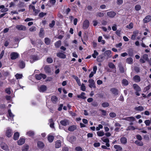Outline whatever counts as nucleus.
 <instances>
[{
    "instance_id": "nucleus-1",
    "label": "nucleus",
    "mask_w": 151,
    "mask_h": 151,
    "mask_svg": "<svg viewBox=\"0 0 151 151\" xmlns=\"http://www.w3.org/2000/svg\"><path fill=\"white\" fill-rule=\"evenodd\" d=\"M13 132L11 129L8 127L5 131V135L8 137H10L12 135Z\"/></svg>"
},
{
    "instance_id": "nucleus-2",
    "label": "nucleus",
    "mask_w": 151,
    "mask_h": 151,
    "mask_svg": "<svg viewBox=\"0 0 151 151\" xmlns=\"http://www.w3.org/2000/svg\"><path fill=\"white\" fill-rule=\"evenodd\" d=\"M88 82L89 83L88 85L89 87L90 88H96V86L95 85V83L93 80L92 79H90L89 80Z\"/></svg>"
},
{
    "instance_id": "nucleus-3",
    "label": "nucleus",
    "mask_w": 151,
    "mask_h": 151,
    "mask_svg": "<svg viewBox=\"0 0 151 151\" xmlns=\"http://www.w3.org/2000/svg\"><path fill=\"white\" fill-rule=\"evenodd\" d=\"M111 52L110 50H107L105 51L104 55L107 59L111 58L112 55L111 54Z\"/></svg>"
},
{
    "instance_id": "nucleus-4",
    "label": "nucleus",
    "mask_w": 151,
    "mask_h": 151,
    "mask_svg": "<svg viewBox=\"0 0 151 151\" xmlns=\"http://www.w3.org/2000/svg\"><path fill=\"white\" fill-rule=\"evenodd\" d=\"M46 76L42 73H40L39 74H36L35 78L38 80H40L42 78L43 79H45L46 78Z\"/></svg>"
},
{
    "instance_id": "nucleus-5",
    "label": "nucleus",
    "mask_w": 151,
    "mask_h": 151,
    "mask_svg": "<svg viewBox=\"0 0 151 151\" xmlns=\"http://www.w3.org/2000/svg\"><path fill=\"white\" fill-rule=\"evenodd\" d=\"M116 13L114 11H110L107 13V16L111 18H114L116 15Z\"/></svg>"
},
{
    "instance_id": "nucleus-6",
    "label": "nucleus",
    "mask_w": 151,
    "mask_h": 151,
    "mask_svg": "<svg viewBox=\"0 0 151 151\" xmlns=\"http://www.w3.org/2000/svg\"><path fill=\"white\" fill-rule=\"evenodd\" d=\"M89 22L87 19L85 20L83 22V28L84 29H87L89 26Z\"/></svg>"
},
{
    "instance_id": "nucleus-7",
    "label": "nucleus",
    "mask_w": 151,
    "mask_h": 151,
    "mask_svg": "<svg viewBox=\"0 0 151 151\" xmlns=\"http://www.w3.org/2000/svg\"><path fill=\"white\" fill-rule=\"evenodd\" d=\"M19 56V54L16 52H13L11 54V59L12 60L16 59L18 58Z\"/></svg>"
},
{
    "instance_id": "nucleus-8",
    "label": "nucleus",
    "mask_w": 151,
    "mask_h": 151,
    "mask_svg": "<svg viewBox=\"0 0 151 151\" xmlns=\"http://www.w3.org/2000/svg\"><path fill=\"white\" fill-rule=\"evenodd\" d=\"M16 28L19 30L24 31L26 29V27L25 26L21 25L16 26Z\"/></svg>"
},
{
    "instance_id": "nucleus-9",
    "label": "nucleus",
    "mask_w": 151,
    "mask_h": 151,
    "mask_svg": "<svg viewBox=\"0 0 151 151\" xmlns=\"http://www.w3.org/2000/svg\"><path fill=\"white\" fill-rule=\"evenodd\" d=\"M1 148L4 150H9L8 146L5 143L2 142L1 144Z\"/></svg>"
},
{
    "instance_id": "nucleus-10",
    "label": "nucleus",
    "mask_w": 151,
    "mask_h": 151,
    "mask_svg": "<svg viewBox=\"0 0 151 151\" xmlns=\"http://www.w3.org/2000/svg\"><path fill=\"white\" fill-rule=\"evenodd\" d=\"M122 119L130 122H133L135 120V118L133 116L127 117L123 118Z\"/></svg>"
},
{
    "instance_id": "nucleus-11",
    "label": "nucleus",
    "mask_w": 151,
    "mask_h": 151,
    "mask_svg": "<svg viewBox=\"0 0 151 151\" xmlns=\"http://www.w3.org/2000/svg\"><path fill=\"white\" fill-rule=\"evenodd\" d=\"M110 91L113 94L115 95L118 94V91L115 88H111L110 90Z\"/></svg>"
},
{
    "instance_id": "nucleus-12",
    "label": "nucleus",
    "mask_w": 151,
    "mask_h": 151,
    "mask_svg": "<svg viewBox=\"0 0 151 151\" xmlns=\"http://www.w3.org/2000/svg\"><path fill=\"white\" fill-rule=\"evenodd\" d=\"M40 92H43L47 90V87L45 85H42L38 88Z\"/></svg>"
},
{
    "instance_id": "nucleus-13",
    "label": "nucleus",
    "mask_w": 151,
    "mask_h": 151,
    "mask_svg": "<svg viewBox=\"0 0 151 151\" xmlns=\"http://www.w3.org/2000/svg\"><path fill=\"white\" fill-rule=\"evenodd\" d=\"M151 20V16L147 15L143 19V22L144 23H147Z\"/></svg>"
},
{
    "instance_id": "nucleus-14",
    "label": "nucleus",
    "mask_w": 151,
    "mask_h": 151,
    "mask_svg": "<svg viewBox=\"0 0 151 151\" xmlns=\"http://www.w3.org/2000/svg\"><path fill=\"white\" fill-rule=\"evenodd\" d=\"M60 122L61 124L64 126H66L69 124L68 121L66 119L62 120L60 121Z\"/></svg>"
},
{
    "instance_id": "nucleus-15",
    "label": "nucleus",
    "mask_w": 151,
    "mask_h": 151,
    "mask_svg": "<svg viewBox=\"0 0 151 151\" xmlns=\"http://www.w3.org/2000/svg\"><path fill=\"white\" fill-rule=\"evenodd\" d=\"M0 9H1L0 11L1 12H4L8 11V9L7 8L5 7L3 5L0 6Z\"/></svg>"
},
{
    "instance_id": "nucleus-16",
    "label": "nucleus",
    "mask_w": 151,
    "mask_h": 151,
    "mask_svg": "<svg viewBox=\"0 0 151 151\" xmlns=\"http://www.w3.org/2000/svg\"><path fill=\"white\" fill-rule=\"evenodd\" d=\"M61 145V141L60 140H58L55 142V147L56 148H60Z\"/></svg>"
},
{
    "instance_id": "nucleus-17",
    "label": "nucleus",
    "mask_w": 151,
    "mask_h": 151,
    "mask_svg": "<svg viewBox=\"0 0 151 151\" xmlns=\"http://www.w3.org/2000/svg\"><path fill=\"white\" fill-rule=\"evenodd\" d=\"M134 89L137 91H140L141 89L140 87L136 84H134L133 85Z\"/></svg>"
},
{
    "instance_id": "nucleus-18",
    "label": "nucleus",
    "mask_w": 151,
    "mask_h": 151,
    "mask_svg": "<svg viewBox=\"0 0 151 151\" xmlns=\"http://www.w3.org/2000/svg\"><path fill=\"white\" fill-rule=\"evenodd\" d=\"M38 59V58L35 56H30V61L31 63H33L35 61Z\"/></svg>"
},
{
    "instance_id": "nucleus-19",
    "label": "nucleus",
    "mask_w": 151,
    "mask_h": 151,
    "mask_svg": "<svg viewBox=\"0 0 151 151\" xmlns=\"http://www.w3.org/2000/svg\"><path fill=\"white\" fill-rule=\"evenodd\" d=\"M57 57L60 58L64 59L66 58V55L61 52H59L57 54Z\"/></svg>"
},
{
    "instance_id": "nucleus-20",
    "label": "nucleus",
    "mask_w": 151,
    "mask_h": 151,
    "mask_svg": "<svg viewBox=\"0 0 151 151\" xmlns=\"http://www.w3.org/2000/svg\"><path fill=\"white\" fill-rule=\"evenodd\" d=\"M85 93L84 92H82L80 95H78L77 96L78 98L79 99H85L86 97L85 96Z\"/></svg>"
},
{
    "instance_id": "nucleus-21",
    "label": "nucleus",
    "mask_w": 151,
    "mask_h": 151,
    "mask_svg": "<svg viewBox=\"0 0 151 151\" xmlns=\"http://www.w3.org/2000/svg\"><path fill=\"white\" fill-rule=\"evenodd\" d=\"M133 80L136 82H139L140 81V77L138 75H136L133 77Z\"/></svg>"
},
{
    "instance_id": "nucleus-22",
    "label": "nucleus",
    "mask_w": 151,
    "mask_h": 151,
    "mask_svg": "<svg viewBox=\"0 0 151 151\" xmlns=\"http://www.w3.org/2000/svg\"><path fill=\"white\" fill-rule=\"evenodd\" d=\"M121 143L123 144H125L127 142V139L125 137H122L120 139Z\"/></svg>"
},
{
    "instance_id": "nucleus-23",
    "label": "nucleus",
    "mask_w": 151,
    "mask_h": 151,
    "mask_svg": "<svg viewBox=\"0 0 151 151\" xmlns=\"http://www.w3.org/2000/svg\"><path fill=\"white\" fill-rule=\"evenodd\" d=\"M97 61L98 62H102L104 60V57L101 55L98 56L96 59Z\"/></svg>"
},
{
    "instance_id": "nucleus-24",
    "label": "nucleus",
    "mask_w": 151,
    "mask_h": 151,
    "mask_svg": "<svg viewBox=\"0 0 151 151\" xmlns=\"http://www.w3.org/2000/svg\"><path fill=\"white\" fill-rule=\"evenodd\" d=\"M25 142V139L24 138H20L17 142L18 144L19 145H22Z\"/></svg>"
},
{
    "instance_id": "nucleus-25",
    "label": "nucleus",
    "mask_w": 151,
    "mask_h": 151,
    "mask_svg": "<svg viewBox=\"0 0 151 151\" xmlns=\"http://www.w3.org/2000/svg\"><path fill=\"white\" fill-rule=\"evenodd\" d=\"M134 109L137 111H141L144 110V108L142 106H139L135 107Z\"/></svg>"
},
{
    "instance_id": "nucleus-26",
    "label": "nucleus",
    "mask_w": 151,
    "mask_h": 151,
    "mask_svg": "<svg viewBox=\"0 0 151 151\" xmlns=\"http://www.w3.org/2000/svg\"><path fill=\"white\" fill-rule=\"evenodd\" d=\"M44 69L45 72L47 73H50L51 71L50 68L48 65H46L45 66Z\"/></svg>"
},
{
    "instance_id": "nucleus-27",
    "label": "nucleus",
    "mask_w": 151,
    "mask_h": 151,
    "mask_svg": "<svg viewBox=\"0 0 151 151\" xmlns=\"http://www.w3.org/2000/svg\"><path fill=\"white\" fill-rule=\"evenodd\" d=\"M76 129V127L75 125L71 126L68 128V130L70 131H73Z\"/></svg>"
},
{
    "instance_id": "nucleus-28",
    "label": "nucleus",
    "mask_w": 151,
    "mask_h": 151,
    "mask_svg": "<svg viewBox=\"0 0 151 151\" xmlns=\"http://www.w3.org/2000/svg\"><path fill=\"white\" fill-rule=\"evenodd\" d=\"M114 148L117 150L121 151L122 150V148L119 145H115L114 146Z\"/></svg>"
},
{
    "instance_id": "nucleus-29",
    "label": "nucleus",
    "mask_w": 151,
    "mask_h": 151,
    "mask_svg": "<svg viewBox=\"0 0 151 151\" xmlns=\"http://www.w3.org/2000/svg\"><path fill=\"white\" fill-rule=\"evenodd\" d=\"M97 134L99 136L102 137L104 134V133L103 131L101 130L97 132Z\"/></svg>"
},
{
    "instance_id": "nucleus-30",
    "label": "nucleus",
    "mask_w": 151,
    "mask_h": 151,
    "mask_svg": "<svg viewBox=\"0 0 151 151\" xmlns=\"http://www.w3.org/2000/svg\"><path fill=\"white\" fill-rule=\"evenodd\" d=\"M51 99L53 103H55L58 100V98L56 96H52Z\"/></svg>"
},
{
    "instance_id": "nucleus-31",
    "label": "nucleus",
    "mask_w": 151,
    "mask_h": 151,
    "mask_svg": "<svg viewBox=\"0 0 151 151\" xmlns=\"http://www.w3.org/2000/svg\"><path fill=\"white\" fill-rule=\"evenodd\" d=\"M19 137V134L18 132H16L14 133V137H13V138L15 140H17Z\"/></svg>"
},
{
    "instance_id": "nucleus-32",
    "label": "nucleus",
    "mask_w": 151,
    "mask_h": 151,
    "mask_svg": "<svg viewBox=\"0 0 151 151\" xmlns=\"http://www.w3.org/2000/svg\"><path fill=\"white\" fill-rule=\"evenodd\" d=\"M19 65L20 68H23L25 66V63L22 61H20Z\"/></svg>"
},
{
    "instance_id": "nucleus-33",
    "label": "nucleus",
    "mask_w": 151,
    "mask_h": 151,
    "mask_svg": "<svg viewBox=\"0 0 151 151\" xmlns=\"http://www.w3.org/2000/svg\"><path fill=\"white\" fill-rule=\"evenodd\" d=\"M37 145L38 147L40 148H43L44 146L43 143L41 141H38Z\"/></svg>"
},
{
    "instance_id": "nucleus-34",
    "label": "nucleus",
    "mask_w": 151,
    "mask_h": 151,
    "mask_svg": "<svg viewBox=\"0 0 151 151\" xmlns=\"http://www.w3.org/2000/svg\"><path fill=\"white\" fill-rule=\"evenodd\" d=\"M49 122L50 123V127L52 128H54V123L53 121V120L52 119H50L49 120Z\"/></svg>"
},
{
    "instance_id": "nucleus-35",
    "label": "nucleus",
    "mask_w": 151,
    "mask_h": 151,
    "mask_svg": "<svg viewBox=\"0 0 151 151\" xmlns=\"http://www.w3.org/2000/svg\"><path fill=\"white\" fill-rule=\"evenodd\" d=\"M133 62V59L131 58H129L127 59L126 62L129 64H132Z\"/></svg>"
},
{
    "instance_id": "nucleus-36",
    "label": "nucleus",
    "mask_w": 151,
    "mask_h": 151,
    "mask_svg": "<svg viewBox=\"0 0 151 151\" xmlns=\"http://www.w3.org/2000/svg\"><path fill=\"white\" fill-rule=\"evenodd\" d=\"M48 141L50 142H52L54 139V136L52 135H49L48 136Z\"/></svg>"
},
{
    "instance_id": "nucleus-37",
    "label": "nucleus",
    "mask_w": 151,
    "mask_h": 151,
    "mask_svg": "<svg viewBox=\"0 0 151 151\" xmlns=\"http://www.w3.org/2000/svg\"><path fill=\"white\" fill-rule=\"evenodd\" d=\"M29 147V146L27 145H24L22 148V151H27Z\"/></svg>"
},
{
    "instance_id": "nucleus-38",
    "label": "nucleus",
    "mask_w": 151,
    "mask_h": 151,
    "mask_svg": "<svg viewBox=\"0 0 151 151\" xmlns=\"http://www.w3.org/2000/svg\"><path fill=\"white\" fill-rule=\"evenodd\" d=\"M135 144L139 146H142L143 145V142L141 141L136 140L135 141Z\"/></svg>"
},
{
    "instance_id": "nucleus-39",
    "label": "nucleus",
    "mask_w": 151,
    "mask_h": 151,
    "mask_svg": "<svg viewBox=\"0 0 151 151\" xmlns=\"http://www.w3.org/2000/svg\"><path fill=\"white\" fill-rule=\"evenodd\" d=\"M8 112L9 116L10 117H12V119H10L11 120H12L13 119V117L14 116V115L12 113L11 111V110L10 109H9L8 110Z\"/></svg>"
},
{
    "instance_id": "nucleus-40",
    "label": "nucleus",
    "mask_w": 151,
    "mask_h": 151,
    "mask_svg": "<svg viewBox=\"0 0 151 151\" xmlns=\"http://www.w3.org/2000/svg\"><path fill=\"white\" fill-rule=\"evenodd\" d=\"M34 134V132L32 131H30L27 133V134L30 137L33 136Z\"/></svg>"
},
{
    "instance_id": "nucleus-41",
    "label": "nucleus",
    "mask_w": 151,
    "mask_h": 151,
    "mask_svg": "<svg viewBox=\"0 0 151 151\" xmlns=\"http://www.w3.org/2000/svg\"><path fill=\"white\" fill-rule=\"evenodd\" d=\"M99 55V53L96 50H94V53L92 55V56L94 58H96V56Z\"/></svg>"
},
{
    "instance_id": "nucleus-42",
    "label": "nucleus",
    "mask_w": 151,
    "mask_h": 151,
    "mask_svg": "<svg viewBox=\"0 0 151 151\" xmlns=\"http://www.w3.org/2000/svg\"><path fill=\"white\" fill-rule=\"evenodd\" d=\"M128 81L125 79H124L122 81V84L123 85L127 86L128 84Z\"/></svg>"
},
{
    "instance_id": "nucleus-43",
    "label": "nucleus",
    "mask_w": 151,
    "mask_h": 151,
    "mask_svg": "<svg viewBox=\"0 0 151 151\" xmlns=\"http://www.w3.org/2000/svg\"><path fill=\"white\" fill-rule=\"evenodd\" d=\"M15 77L17 79H20L22 78V74L17 73L15 75Z\"/></svg>"
},
{
    "instance_id": "nucleus-44",
    "label": "nucleus",
    "mask_w": 151,
    "mask_h": 151,
    "mask_svg": "<svg viewBox=\"0 0 151 151\" xmlns=\"http://www.w3.org/2000/svg\"><path fill=\"white\" fill-rule=\"evenodd\" d=\"M61 44V41L59 40L55 42V45L56 47H58L60 46Z\"/></svg>"
},
{
    "instance_id": "nucleus-45",
    "label": "nucleus",
    "mask_w": 151,
    "mask_h": 151,
    "mask_svg": "<svg viewBox=\"0 0 151 151\" xmlns=\"http://www.w3.org/2000/svg\"><path fill=\"white\" fill-rule=\"evenodd\" d=\"M45 43L47 45H49L50 42V40L48 38H45Z\"/></svg>"
},
{
    "instance_id": "nucleus-46",
    "label": "nucleus",
    "mask_w": 151,
    "mask_h": 151,
    "mask_svg": "<svg viewBox=\"0 0 151 151\" xmlns=\"http://www.w3.org/2000/svg\"><path fill=\"white\" fill-rule=\"evenodd\" d=\"M101 105L102 107L105 108L108 107L109 106V104L107 102H104Z\"/></svg>"
},
{
    "instance_id": "nucleus-47",
    "label": "nucleus",
    "mask_w": 151,
    "mask_h": 151,
    "mask_svg": "<svg viewBox=\"0 0 151 151\" xmlns=\"http://www.w3.org/2000/svg\"><path fill=\"white\" fill-rule=\"evenodd\" d=\"M133 24L131 22L128 25L126 26V27L129 29H132L133 27Z\"/></svg>"
},
{
    "instance_id": "nucleus-48",
    "label": "nucleus",
    "mask_w": 151,
    "mask_h": 151,
    "mask_svg": "<svg viewBox=\"0 0 151 151\" xmlns=\"http://www.w3.org/2000/svg\"><path fill=\"white\" fill-rule=\"evenodd\" d=\"M134 9L137 11H139L141 9V6L139 5H136L134 7Z\"/></svg>"
},
{
    "instance_id": "nucleus-49",
    "label": "nucleus",
    "mask_w": 151,
    "mask_h": 151,
    "mask_svg": "<svg viewBox=\"0 0 151 151\" xmlns=\"http://www.w3.org/2000/svg\"><path fill=\"white\" fill-rule=\"evenodd\" d=\"M39 36L40 37H43L44 35V30L43 29L41 28L39 32Z\"/></svg>"
},
{
    "instance_id": "nucleus-50",
    "label": "nucleus",
    "mask_w": 151,
    "mask_h": 151,
    "mask_svg": "<svg viewBox=\"0 0 151 151\" xmlns=\"http://www.w3.org/2000/svg\"><path fill=\"white\" fill-rule=\"evenodd\" d=\"M108 66L111 69L114 68L115 67V65L111 63H109L108 64Z\"/></svg>"
},
{
    "instance_id": "nucleus-51",
    "label": "nucleus",
    "mask_w": 151,
    "mask_h": 151,
    "mask_svg": "<svg viewBox=\"0 0 151 151\" xmlns=\"http://www.w3.org/2000/svg\"><path fill=\"white\" fill-rule=\"evenodd\" d=\"M102 140L104 142L106 143L109 142V141L108 139L107 138H105L104 137H102L101 138Z\"/></svg>"
},
{
    "instance_id": "nucleus-52",
    "label": "nucleus",
    "mask_w": 151,
    "mask_h": 151,
    "mask_svg": "<svg viewBox=\"0 0 151 151\" xmlns=\"http://www.w3.org/2000/svg\"><path fill=\"white\" fill-rule=\"evenodd\" d=\"M47 61L49 63H51L53 62V60L50 58H48L47 59Z\"/></svg>"
},
{
    "instance_id": "nucleus-53",
    "label": "nucleus",
    "mask_w": 151,
    "mask_h": 151,
    "mask_svg": "<svg viewBox=\"0 0 151 151\" xmlns=\"http://www.w3.org/2000/svg\"><path fill=\"white\" fill-rule=\"evenodd\" d=\"M81 86V90L83 91H85L86 89V86L84 84L82 83Z\"/></svg>"
},
{
    "instance_id": "nucleus-54",
    "label": "nucleus",
    "mask_w": 151,
    "mask_h": 151,
    "mask_svg": "<svg viewBox=\"0 0 151 151\" xmlns=\"http://www.w3.org/2000/svg\"><path fill=\"white\" fill-rule=\"evenodd\" d=\"M135 129V128L133 126H129L127 128L126 130L127 131L131 130H134Z\"/></svg>"
},
{
    "instance_id": "nucleus-55",
    "label": "nucleus",
    "mask_w": 151,
    "mask_h": 151,
    "mask_svg": "<svg viewBox=\"0 0 151 151\" xmlns=\"http://www.w3.org/2000/svg\"><path fill=\"white\" fill-rule=\"evenodd\" d=\"M110 116L112 118H114L116 116V114L114 112H111L109 114Z\"/></svg>"
},
{
    "instance_id": "nucleus-56",
    "label": "nucleus",
    "mask_w": 151,
    "mask_h": 151,
    "mask_svg": "<svg viewBox=\"0 0 151 151\" xmlns=\"http://www.w3.org/2000/svg\"><path fill=\"white\" fill-rule=\"evenodd\" d=\"M142 58L145 61L147 60L148 59V55L146 54H144L143 55Z\"/></svg>"
},
{
    "instance_id": "nucleus-57",
    "label": "nucleus",
    "mask_w": 151,
    "mask_h": 151,
    "mask_svg": "<svg viewBox=\"0 0 151 151\" xmlns=\"http://www.w3.org/2000/svg\"><path fill=\"white\" fill-rule=\"evenodd\" d=\"M104 15V14L103 13L101 12L97 13L96 14V16H99L100 17H103Z\"/></svg>"
},
{
    "instance_id": "nucleus-58",
    "label": "nucleus",
    "mask_w": 151,
    "mask_h": 151,
    "mask_svg": "<svg viewBox=\"0 0 151 151\" xmlns=\"http://www.w3.org/2000/svg\"><path fill=\"white\" fill-rule=\"evenodd\" d=\"M29 30L31 32H34L36 30V28L35 26H32L29 29Z\"/></svg>"
},
{
    "instance_id": "nucleus-59",
    "label": "nucleus",
    "mask_w": 151,
    "mask_h": 151,
    "mask_svg": "<svg viewBox=\"0 0 151 151\" xmlns=\"http://www.w3.org/2000/svg\"><path fill=\"white\" fill-rule=\"evenodd\" d=\"M76 151H82V149L80 147H77L75 148Z\"/></svg>"
},
{
    "instance_id": "nucleus-60",
    "label": "nucleus",
    "mask_w": 151,
    "mask_h": 151,
    "mask_svg": "<svg viewBox=\"0 0 151 151\" xmlns=\"http://www.w3.org/2000/svg\"><path fill=\"white\" fill-rule=\"evenodd\" d=\"M103 126L101 124H99L98 126V127H97L96 128V130L97 131H99L100 130V129H102L103 128Z\"/></svg>"
},
{
    "instance_id": "nucleus-61",
    "label": "nucleus",
    "mask_w": 151,
    "mask_h": 151,
    "mask_svg": "<svg viewBox=\"0 0 151 151\" xmlns=\"http://www.w3.org/2000/svg\"><path fill=\"white\" fill-rule=\"evenodd\" d=\"M46 14V13L41 12L39 14V16L40 17H42L44 16Z\"/></svg>"
},
{
    "instance_id": "nucleus-62",
    "label": "nucleus",
    "mask_w": 151,
    "mask_h": 151,
    "mask_svg": "<svg viewBox=\"0 0 151 151\" xmlns=\"http://www.w3.org/2000/svg\"><path fill=\"white\" fill-rule=\"evenodd\" d=\"M123 2V0H117L116 3L118 5L122 4Z\"/></svg>"
},
{
    "instance_id": "nucleus-63",
    "label": "nucleus",
    "mask_w": 151,
    "mask_h": 151,
    "mask_svg": "<svg viewBox=\"0 0 151 151\" xmlns=\"http://www.w3.org/2000/svg\"><path fill=\"white\" fill-rule=\"evenodd\" d=\"M55 24V22L53 20L52 21L51 23L49 24V26L51 27H53L54 25Z\"/></svg>"
},
{
    "instance_id": "nucleus-64",
    "label": "nucleus",
    "mask_w": 151,
    "mask_h": 151,
    "mask_svg": "<svg viewBox=\"0 0 151 151\" xmlns=\"http://www.w3.org/2000/svg\"><path fill=\"white\" fill-rule=\"evenodd\" d=\"M145 123L146 126H149L150 124V121L149 120H146L145 121Z\"/></svg>"
}]
</instances>
